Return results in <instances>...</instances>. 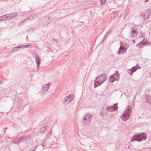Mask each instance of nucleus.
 I'll list each match as a JSON object with an SVG mask.
<instances>
[{
    "instance_id": "2eb2a0df",
    "label": "nucleus",
    "mask_w": 151,
    "mask_h": 151,
    "mask_svg": "<svg viewBox=\"0 0 151 151\" xmlns=\"http://www.w3.org/2000/svg\"><path fill=\"white\" fill-rule=\"evenodd\" d=\"M145 100V102L151 104V96L146 95Z\"/></svg>"
},
{
    "instance_id": "a211bd4d",
    "label": "nucleus",
    "mask_w": 151,
    "mask_h": 151,
    "mask_svg": "<svg viewBox=\"0 0 151 151\" xmlns=\"http://www.w3.org/2000/svg\"><path fill=\"white\" fill-rule=\"evenodd\" d=\"M142 41L143 46L150 45L151 44L150 42L149 41L146 39H144Z\"/></svg>"
},
{
    "instance_id": "f8f14e48",
    "label": "nucleus",
    "mask_w": 151,
    "mask_h": 151,
    "mask_svg": "<svg viewBox=\"0 0 151 151\" xmlns=\"http://www.w3.org/2000/svg\"><path fill=\"white\" fill-rule=\"evenodd\" d=\"M128 47L127 46L126 48L124 46L121 45L117 53L119 55L121 53L124 54L126 51V49Z\"/></svg>"
},
{
    "instance_id": "79ce46f5",
    "label": "nucleus",
    "mask_w": 151,
    "mask_h": 151,
    "mask_svg": "<svg viewBox=\"0 0 151 151\" xmlns=\"http://www.w3.org/2000/svg\"><path fill=\"white\" fill-rule=\"evenodd\" d=\"M42 147H44V145L43 144H42Z\"/></svg>"
},
{
    "instance_id": "cd10ccee",
    "label": "nucleus",
    "mask_w": 151,
    "mask_h": 151,
    "mask_svg": "<svg viewBox=\"0 0 151 151\" xmlns=\"http://www.w3.org/2000/svg\"><path fill=\"white\" fill-rule=\"evenodd\" d=\"M49 134H47L46 135V138L45 139V140L49 138Z\"/></svg>"
},
{
    "instance_id": "393cba45",
    "label": "nucleus",
    "mask_w": 151,
    "mask_h": 151,
    "mask_svg": "<svg viewBox=\"0 0 151 151\" xmlns=\"http://www.w3.org/2000/svg\"><path fill=\"white\" fill-rule=\"evenodd\" d=\"M52 134V127L49 131L48 134L49 135H51Z\"/></svg>"
},
{
    "instance_id": "e433bc0d",
    "label": "nucleus",
    "mask_w": 151,
    "mask_h": 151,
    "mask_svg": "<svg viewBox=\"0 0 151 151\" xmlns=\"http://www.w3.org/2000/svg\"><path fill=\"white\" fill-rule=\"evenodd\" d=\"M53 41H56V42H57V40L55 39H53Z\"/></svg>"
},
{
    "instance_id": "473e14b6",
    "label": "nucleus",
    "mask_w": 151,
    "mask_h": 151,
    "mask_svg": "<svg viewBox=\"0 0 151 151\" xmlns=\"http://www.w3.org/2000/svg\"><path fill=\"white\" fill-rule=\"evenodd\" d=\"M37 69H38L39 68L40 65L37 64Z\"/></svg>"
},
{
    "instance_id": "2f4dec72",
    "label": "nucleus",
    "mask_w": 151,
    "mask_h": 151,
    "mask_svg": "<svg viewBox=\"0 0 151 151\" xmlns=\"http://www.w3.org/2000/svg\"><path fill=\"white\" fill-rule=\"evenodd\" d=\"M107 36H108L105 34L104 37V39H105L106 38Z\"/></svg>"
},
{
    "instance_id": "5701e85b",
    "label": "nucleus",
    "mask_w": 151,
    "mask_h": 151,
    "mask_svg": "<svg viewBox=\"0 0 151 151\" xmlns=\"http://www.w3.org/2000/svg\"><path fill=\"white\" fill-rule=\"evenodd\" d=\"M22 45V46H21L22 47H21V48H26L31 46V44H28L27 45Z\"/></svg>"
},
{
    "instance_id": "a19ab883",
    "label": "nucleus",
    "mask_w": 151,
    "mask_h": 151,
    "mask_svg": "<svg viewBox=\"0 0 151 151\" xmlns=\"http://www.w3.org/2000/svg\"><path fill=\"white\" fill-rule=\"evenodd\" d=\"M104 39H103L102 40V42H104Z\"/></svg>"
},
{
    "instance_id": "f3484780",
    "label": "nucleus",
    "mask_w": 151,
    "mask_h": 151,
    "mask_svg": "<svg viewBox=\"0 0 151 151\" xmlns=\"http://www.w3.org/2000/svg\"><path fill=\"white\" fill-rule=\"evenodd\" d=\"M22 138H19L16 139L14 141H13V143H15L17 145H19L20 143L22 142Z\"/></svg>"
},
{
    "instance_id": "4468645a",
    "label": "nucleus",
    "mask_w": 151,
    "mask_h": 151,
    "mask_svg": "<svg viewBox=\"0 0 151 151\" xmlns=\"http://www.w3.org/2000/svg\"><path fill=\"white\" fill-rule=\"evenodd\" d=\"M151 13L147 11L143 13V19H146L150 18V16Z\"/></svg>"
},
{
    "instance_id": "0eeeda50",
    "label": "nucleus",
    "mask_w": 151,
    "mask_h": 151,
    "mask_svg": "<svg viewBox=\"0 0 151 151\" xmlns=\"http://www.w3.org/2000/svg\"><path fill=\"white\" fill-rule=\"evenodd\" d=\"M119 78V75L118 71H117L116 73L110 76L109 80L111 82L113 83L114 81L118 80Z\"/></svg>"
},
{
    "instance_id": "20e7f679",
    "label": "nucleus",
    "mask_w": 151,
    "mask_h": 151,
    "mask_svg": "<svg viewBox=\"0 0 151 151\" xmlns=\"http://www.w3.org/2000/svg\"><path fill=\"white\" fill-rule=\"evenodd\" d=\"M117 103H116V105H117ZM106 109L108 111L113 112L117 110L118 109V106L117 105L116 106H107L106 108H104V107H103L101 110V114L102 115L104 114V111Z\"/></svg>"
},
{
    "instance_id": "c03bdc74",
    "label": "nucleus",
    "mask_w": 151,
    "mask_h": 151,
    "mask_svg": "<svg viewBox=\"0 0 151 151\" xmlns=\"http://www.w3.org/2000/svg\"><path fill=\"white\" fill-rule=\"evenodd\" d=\"M90 12L91 13H92V12L91 11Z\"/></svg>"
},
{
    "instance_id": "ea45409f",
    "label": "nucleus",
    "mask_w": 151,
    "mask_h": 151,
    "mask_svg": "<svg viewBox=\"0 0 151 151\" xmlns=\"http://www.w3.org/2000/svg\"><path fill=\"white\" fill-rule=\"evenodd\" d=\"M7 129V127H5L4 129H5V130Z\"/></svg>"
},
{
    "instance_id": "6ab92c4d",
    "label": "nucleus",
    "mask_w": 151,
    "mask_h": 151,
    "mask_svg": "<svg viewBox=\"0 0 151 151\" xmlns=\"http://www.w3.org/2000/svg\"><path fill=\"white\" fill-rule=\"evenodd\" d=\"M9 14V19H11L16 17L17 16V13L14 12Z\"/></svg>"
},
{
    "instance_id": "ddd939ff",
    "label": "nucleus",
    "mask_w": 151,
    "mask_h": 151,
    "mask_svg": "<svg viewBox=\"0 0 151 151\" xmlns=\"http://www.w3.org/2000/svg\"><path fill=\"white\" fill-rule=\"evenodd\" d=\"M52 19L50 18V17H46L42 18V21L45 24H47L51 22Z\"/></svg>"
},
{
    "instance_id": "c9c22d12",
    "label": "nucleus",
    "mask_w": 151,
    "mask_h": 151,
    "mask_svg": "<svg viewBox=\"0 0 151 151\" xmlns=\"http://www.w3.org/2000/svg\"><path fill=\"white\" fill-rule=\"evenodd\" d=\"M35 150V149H33V150H31L30 149V150H29V151H34Z\"/></svg>"
},
{
    "instance_id": "f257e3e1",
    "label": "nucleus",
    "mask_w": 151,
    "mask_h": 151,
    "mask_svg": "<svg viewBox=\"0 0 151 151\" xmlns=\"http://www.w3.org/2000/svg\"><path fill=\"white\" fill-rule=\"evenodd\" d=\"M107 78V75L105 73L99 75L96 78L94 83V88H96L102 84L106 81Z\"/></svg>"
},
{
    "instance_id": "bb28decb",
    "label": "nucleus",
    "mask_w": 151,
    "mask_h": 151,
    "mask_svg": "<svg viewBox=\"0 0 151 151\" xmlns=\"http://www.w3.org/2000/svg\"><path fill=\"white\" fill-rule=\"evenodd\" d=\"M111 31V30H109L106 32L105 34L108 36L110 35Z\"/></svg>"
},
{
    "instance_id": "6e6552de",
    "label": "nucleus",
    "mask_w": 151,
    "mask_h": 151,
    "mask_svg": "<svg viewBox=\"0 0 151 151\" xmlns=\"http://www.w3.org/2000/svg\"><path fill=\"white\" fill-rule=\"evenodd\" d=\"M140 68L139 65L137 63L136 66L133 67L131 69H128L127 72L129 75H132L133 73L135 72L137 69Z\"/></svg>"
},
{
    "instance_id": "1a4fd4ad",
    "label": "nucleus",
    "mask_w": 151,
    "mask_h": 151,
    "mask_svg": "<svg viewBox=\"0 0 151 151\" xmlns=\"http://www.w3.org/2000/svg\"><path fill=\"white\" fill-rule=\"evenodd\" d=\"M73 95L70 94L65 98L63 101L65 104H68L73 101Z\"/></svg>"
},
{
    "instance_id": "f03ea898",
    "label": "nucleus",
    "mask_w": 151,
    "mask_h": 151,
    "mask_svg": "<svg viewBox=\"0 0 151 151\" xmlns=\"http://www.w3.org/2000/svg\"><path fill=\"white\" fill-rule=\"evenodd\" d=\"M147 137V134L144 132H143L142 133L134 135L133 137L131 138V142L136 141L140 142L142 140H145Z\"/></svg>"
},
{
    "instance_id": "a878e982",
    "label": "nucleus",
    "mask_w": 151,
    "mask_h": 151,
    "mask_svg": "<svg viewBox=\"0 0 151 151\" xmlns=\"http://www.w3.org/2000/svg\"><path fill=\"white\" fill-rule=\"evenodd\" d=\"M6 16V15H4L1 16V17H2V19H3V21H4L5 20H6V19L5 17V16Z\"/></svg>"
},
{
    "instance_id": "58836bf2",
    "label": "nucleus",
    "mask_w": 151,
    "mask_h": 151,
    "mask_svg": "<svg viewBox=\"0 0 151 151\" xmlns=\"http://www.w3.org/2000/svg\"><path fill=\"white\" fill-rule=\"evenodd\" d=\"M133 42L134 43L135 42V40H133Z\"/></svg>"
},
{
    "instance_id": "dca6fc26",
    "label": "nucleus",
    "mask_w": 151,
    "mask_h": 151,
    "mask_svg": "<svg viewBox=\"0 0 151 151\" xmlns=\"http://www.w3.org/2000/svg\"><path fill=\"white\" fill-rule=\"evenodd\" d=\"M35 61L37 64L40 65L41 62L40 58L37 55H35Z\"/></svg>"
},
{
    "instance_id": "c756f323",
    "label": "nucleus",
    "mask_w": 151,
    "mask_h": 151,
    "mask_svg": "<svg viewBox=\"0 0 151 151\" xmlns=\"http://www.w3.org/2000/svg\"><path fill=\"white\" fill-rule=\"evenodd\" d=\"M119 14L118 11H116L115 12L114 14Z\"/></svg>"
},
{
    "instance_id": "aec40b11",
    "label": "nucleus",
    "mask_w": 151,
    "mask_h": 151,
    "mask_svg": "<svg viewBox=\"0 0 151 151\" xmlns=\"http://www.w3.org/2000/svg\"><path fill=\"white\" fill-rule=\"evenodd\" d=\"M21 46H22V45H19L18 46L16 47L12 48V52H14L15 51L18 50H19V48H21L22 47Z\"/></svg>"
},
{
    "instance_id": "412c9836",
    "label": "nucleus",
    "mask_w": 151,
    "mask_h": 151,
    "mask_svg": "<svg viewBox=\"0 0 151 151\" xmlns=\"http://www.w3.org/2000/svg\"><path fill=\"white\" fill-rule=\"evenodd\" d=\"M47 126H45L42 127L40 130V132L41 133H44Z\"/></svg>"
},
{
    "instance_id": "7c9ffc66",
    "label": "nucleus",
    "mask_w": 151,
    "mask_h": 151,
    "mask_svg": "<svg viewBox=\"0 0 151 151\" xmlns=\"http://www.w3.org/2000/svg\"><path fill=\"white\" fill-rule=\"evenodd\" d=\"M33 29H33V27H31V28H30V29H29L28 30H32L33 31Z\"/></svg>"
},
{
    "instance_id": "4c0bfd02",
    "label": "nucleus",
    "mask_w": 151,
    "mask_h": 151,
    "mask_svg": "<svg viewBox=\"0 0 151 151\" xmlns=\"http://www.w3.org/2000/svg\"><path fill=\"white\" fill-rule=\"evenodd\" d=\"M3 81H0V84H1L2 83Z\"/></svg>"
},
{
    "instance_id": "9b49d317",
    "label": "nucleus",
    "mask_w": 151,
    "mask_h": 151,
    "mask_svg": "<svg viewBox=\"0 0 151 151\" xmlns=\"http://www.w3.org/2000/svg\"><path fill=\"white\" fill-rule=\"evenodd\" d=\"M51 84L50 83L48 82L47 84L45 85L42 87L41 89L43 93H46L48 91Z\"/></svg>"
},
{
    "instance_id": "9d476101",
    "label": "nucleus",
    "mask_w": 151,
    "mask_h": 151,
    "mask_svg": "<svg viewBox=\"0 0 151 151\" xmlns=\"http://www.w3.org/2000/svg\"><path fill=\"white\" fill-rule=\"evenodd\" d=\"M131 31L129 34V37L130 38H133L137 36V29L135 27L132 28Z\"/></svg>"
},
{
    "instance_id": "37998d69",
    "label": "nucleus",
    "mask_w": 151,
    "mask_h": 151,
    "mask_svg": "<svg viewBox=\"0 0 151 151\" xmlns=\"http://www.w3.org/2000/svg\"><path fill=\"white\" fill-rule=\"evenodd\" d=\"M0 137H1L2 136H1V135L0 134Z\"/></svg>"
},
{
    "instance_id": "423d86ee",
    "label": "nucleus",
    "mask_w": 151,
    "mask_h": 151,
    "mask_svg": "<svg viewBox=\"0 0 151 151\" xmlns=\"http://www.w3.org/2000/svg\"><path fill=\"white\" fill-rule=\"evenodd\" d=\"M37 16V14H34L30 15V16L27 17L24 20L22 21L21 22V23L19 24V26H20L23 25L24 23L26 22H27L28 21L35 19L36 18Z\"/></svg>"
},
{
    "instance_id": "39448f33",
    "label": "nucleus",
    "mask_w": 151,
    "mask_h": 151,
    "mask_svg": "<svg viewBox=\"0 0 151 151\" xmlns=\"http://www.w3.org/2000/svg\"><path fill=\"white\" fill-rule=\"evenodd\" d=\"M92 117V116L91 114H86L83 118L82 121L83 125L86 126L89 124L91 122Z\"/></svg>"
},
{
    "instance_id": "72a5a7b5",
    "label": "nucleus",
    "mask_w": 151,
    "mask_h": 151,
    "mask_svg": "<svg viewBox=\"0 0 151 151\" xmlns=\"http://www.w3.org/2000/svg\"><path fill=\"white\" fill-rule=\"evenodd\" d=\"M6 134V131H5V130L4 131V132H3V134H2V135H4V134Z\"/></svg>"
},
{
    "instance_id": "4be33fe9",
    "label": "nucleus",
    "mask_w": 151,
    "mask_h": 151,
    "mask_svg": "<svg viewBox=\"0 0 151 151\" xmlns=\"http://www.w3.org/2000/svg\"><path fill=\"white\" fill-rule=\"evenodd\" d=\"M137 46L139 48H142L143 47V45L142 41L141 42L137 45Z\"/></svg>"
},
{
    "instance_id": "c85d7f7f",
    "label": "nucleus",
    "mask_w": 151,
    "mask_h": 151,
    "mask_svg": "<svg viewBox=\"0 0 151 151\" xmlns=\"http://www.w3.org/2000/svg\"><path fill=\"white\" fill-rule=\"evenodd\" d=\"M5 15H6V16H5V17H6V19L7 18H9V14H5Z\"/></svg>"
},
{
    "instance_id": "7ed1b4c3",
    "label": "nucleus",
    "mask_w": 151,
    "mask_h": 151,
    "mask_svg": "<svg viewBox=\"0 0 151 151\" xmlns=\"http://www.w3.org/2000/svg\"><path fill=\"white\" fill-rule=\"evenodd\" d=\"M132 112V107L128 105L126 111L121 116L122 119L124 121L128 120Z\"/></svg>"
},
{
    "instance_id": "b1692460",
    "label": "nucleus",
    "mask_w": 151,
    "mask_h": 151,
    "mask_svg": "<svg viewBox=\"0 0 151 151\" xmlns=\"http://www.w3.org/2000/svg\"><path fill=\"white\" fill-rule=\"evenodd\" d=\"M100 1L101 2V5H103L105 3L106 1V0H100Z\"/></svg>"
},
{
    "instance_id": "f704fd0d",
    "label": "nucleus",
    "mask_w": 151,
    "mask_h": 151,
    "mask_svg": "<svg viewBox=\"0 0 151 151\" xmlns=\"http://www.w3.org/2000/svg\"><path fill=\"white\" fill-rule=\"evenodd\" d=\"M3 20V19H2V17H1V16H0V21Z\"/></svg>"
}]
</instances>
